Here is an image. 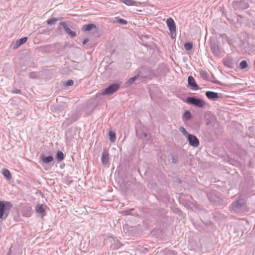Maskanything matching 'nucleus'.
<instances>
[{"label": "nucleus", "mask_w": 255, "mask_h": 255, "mask_svg": "<svg viewBox=\"0 0 255 255\" xmlns=\"http://www.w3.org/2000/svg\"><path fill=\"white\" fill-rule=\"evenodd\" d=\"M188 84L189 87L193 90H197L199 88L198 85L195 82L194 78L191 76H189L188 78Z\"/></svg>", "instance_id": "1a4fd4ad"}, {"label": "nucleus", "mask_w": 255, "mask_h": 255, "mask_svg": "<svg viewBox=\"0 0 255 255\" xmlns=\"http://www.w3.org/2000/svg\"><path fill=\"white\" fill-rule=\"evenodd\" d=\"M248 67V64L246 60H243L240 63V67L242 69H245Z\"/></svg>", "instance_id": "a878e982"}, {"label": "nucleus", "mask_w": 255, "mask_h": 255, "mask_svg": "<svg viewBox=\"0 0 255 255\" xmlns=\"http://www.w3.org/2000/svg\"><path fill=\"white\" fill-rule=\"evenodd\" d=\"M120 87V85L118 83H114L105 89L103 95H111L116 92Z\"/></svg>", "instance_id": "423d86ee"}, {"label": "nucleus", "mask_w": 255, "mask_h": 255, "mask_svg": "<svg viewBox=\"0 0 255 255\" xmlns=\"http://www.w3.org/2000/svg\"><path fill=\"white\" fill-rule=\"evenodd\" d=\"M233 8L236 10H242L249 7V3L244 0L234 1L232 3Z\"/></svg>", "instance_id": "20e7f679"}, {"label": "nucleus", "mask_w": 255, "mask_h": 255, "mask_svg": "<svg viewBox=\"0 0 255 255\" xmlns=\"http://www.w3.org/2000/svg\"><path fill=\"white\" fill-rule=\"evenodd\" d=\"M27 38L26 37H23L17 40L13 46V49H16L21 45L25 43L27 41Z\"/></svg>", "instance_id": "dca6fc26"}, {"label": "nucleus", "mask_w": 255, "mask_h": 255, "mask_svg": "<svg viewBox=\"0 0 255 255\" xmlns=\"http://www.w3.org/2000/svg\"><path fill=\"white\" fill-rule=\"evenodd\" d=\"M129 211H126L124 212L125 215H128L129 214Z\"/></svg>", "instance_id": "58836bf2"}, {"label": "nucleus", "mask_w": 255, "mask_h": 255, "mask_svg": "<svg viewBox=\"0 0 255 255\" xmlns=\"http://www.w3.org/2000/svg\"><path fill=\"white\" fill-rule=\"evenodd\" d=\"M139 77V75H137L133 77L129 78V80L127 82V84L128 85L132 84Z\"/></svg>", "instance_id": "bb28decb"}, {"label": "nucleus", "mask_w": 255, "mask_h": 255, "mask_svg": "<svg viewBox=\"0 0 255 255\" xmlns=\"http://www.w3.org/2000/svg\"><path fill=\"white\" fill-rule=\"evenodd\" d=\"M2 174L7 179L9 180L11 178L10 173L8 169H3L2 170Z\"/></svg>", "instance_id": "5701e85b"}, {"label": "nucleus", "mask_w": 255, "mask_h": 255, "mask_svg": "<svg viewBox=\"0 0 255 255\" xmlns=\"http://www.w3.org/2000/svg\"><path fill=\"white\" fill-rule=\"evenodd\" d=\"M187 138L190 145L193 147H197L199 145V141L195 135L188 134Z\"/></svg>", "instance_id": "0eeeda50"}, {"label": "nucleus", "mask_w": 255, "mask_h": 255, "mask_svg": "<svg viewBox=\"0 0 255 255\" xmlns=\"http://www.w3.org/2000/svg\"><path fill=\"white\" fill-rule=\"evenodd\" d=\"M88 42H89V39H87V38L85 39L83 41V44L85 45V44H87Z\"/></svg>", "instance_id": "4c0bfd02"}, {"label": "nucleus", "mask_w": 255, "mask_h": 255, "mask_svg": "<svg viewBox=\"0 0 255 255\" xmlns=\"http://www.w3.org/2000/svg\"><path fill=\"white\" fill-rule=\"evenodd\" d=\"M186 102L198 108H203L205 103L203 100L195 97H189L186 99Z\"/></svg>", "instance_id": "7ed1b4c3"}, {"label": "nucleus", "mask_w": 255, "mask_h": 255, "mask_svg": "<svg viewBox=\"0 0 255 255\" xmlns=\"http://www.w3.org/2000/svg\"><path fill=\"white\" fill-rule=\"evenodd\" d=\"M121 247V244L118 241H117V242L115 244V245H112V247L114 249H118L120 248Z\"/></svg>", "instance_id": "c756f323"}, {"label": "nucleus", "mask_w": 255, "mask_h": 255, "mask_svg": "<svg viewBox=\"0 0 255 255\" xmlns=\"http://www.w3.org/2000/svg\"><path fill=\"white\" fill-rule=\"evenodd\" d=\"M167 25L170 32L171 38H174L176 35V26L173 19L169 18L166 21Z\"/></svg>", "instance_id": "39448f33"}, {"label": "nucleus", "mask_w": 255, "mask_h": 255, "mask_svg": "<svg viewBox=\"0 0 255 255\" xmlns=\"http://www.w3.org/2000/svg\"><path fill=\"white\" fill-rule=\"evenodd\" d=\"M205 95L208 99L213 100L218 99L219 97L218 93L212 91H207L206 92Z\"/></svg>", "instance_id": "9d476101"}, {"label": "nucleus", "mask_w": 255, "mask_h": 255, "mask_svg": "<svg viewBox=\"0 0 255 255\" xmlns=\"http://www.w3.org/2000/svg\"><path fill=\"white\" fill-rule=\"evenodd\" d=\"M31 208L28 206H25L23 207L22 213L23 216L28 217L31 215Z\"/></svg>", "instance_id": "f8f14e48"}, {"label": "nucleus", "mask_w": 255, "mask_h": 255, "mask_svg": "<svg viewBox=\"0 0 255 255\" xmlns=\"http://www.w3.org/2000/svg\"><path fill=\"white\" fill-rule=\"evenodd\" d=\"M60 25L62 26L64 31L71 37L76 36V33L75 31L71 30L65 22H61Z\"/></svg>", "instance_id": "6e6552de"}, {"label": "nucleus", "mask_w": 255, "mask_h": 255, "mask_svg": "<svg viewBox=\"0 0 255 255\" xmlns=\"http://www.w3.org/2000/svg\"><path fill=\"white\" fill-rule=\"evenodd\" d=\"M224 64L225 66H227L230 68H233L234 66L233 59L230 57H227L224 59Z\"/></svg>", "instance_id": "9b49d317"}, {"label": "nucleus", "mask_w": 255, "mask_h": 255, "mask_svg": "<svg viewBox=\"0 0 255 255\" xmlns=\"http://www.w3.org/2000/svg\"><path fill=\"white\" fill-rule=\"evenodd\" d=\"M179 130L184 134H185V135H187V136H188V134H189V133H188L187 131L185 129V128L184 127H180L179 128Z\"/></svg>", "instance_id": "2f4dec72"}, {"label": "nucleus", "mask_w": 255, "mask_h": 255, "mask_svg": "<svg viewBox=\"0 0 255 255\" xmlns=\"http://www.w3.org/2000/svg\"><path fill=\"white\" fill-rule=\"evenodd\" d=\"M109 153L107 151H104L102 155V162L104 165H106L109 161Z\"/></svg>", "instance_id": "2eb2a0df"}, {"label": "nucleus", "mask_w": 255, "mask_h": 255, "mask_svg": "<svg viewBox=\"0 0 255 255\" xmlns=\"http://www.w3.org/2000/svg\"><path fill=\"white\" fill-rule=\"evenodd\" d=\"M40 159L44 163L48 164L53 160V157L51 155L46 156L44 155H41Z\"/></svg>", "instance_id": "4468645a"}, {"label": "nucleus", "mask_w": 255, "mask_h": 255, "mask_svg": "<svg viewBox=\"0 0 255 255\" xmlns=\"http://www.w3.org/2000/svg\"><path fill=\"white\" fill-rule=\"evenodd\" d=\"M200 73H201V75L202 76V77H204V76H207V72H205L204 71H201Z\"/></svg>", "instance_id": "e433bc0d"}, {"label": "nucleus", "mask_w": 255, "mask_h": 255, "mask_svg": "<svg viewBox=\"0 0 255 255\" xmlns=\"http://www.w3.org/2000/svg\"><path fill=\"white\" fill-rule=\"evenodd\" d=\"M60 18H56V17H52L50 19H49L47 21V24L51 25V24H54L56 22L58 21Z\"/></svg>", "instance_id": "393cba45"}, {"label": "nucleus", "mask_w": 255, "mask_h": 255, "mask_svg": "<svg viewBox=\"0 0 255 255\" xmlns=\"http://www.w3.org/2000/svg\"><path fill=\"white\" fill-rule=\"evenodd\" d=\"M74 84V81L72 80H69L67 81L64 85L65 86H71Z\"/></svg>", "instance_id": "7c9ffc66"}, {"label": "nucleus", "mask_w": 255, "mask_h": 255, "mask_svg": "<svg viewBox=\"0 0 255 255\" xmlns=\"http://www.w3.org/2000/svg\"><path fill=\"white\" fill-rule=\"evenodd\" d=\"M78 118L79 117L77 115H73L71 117L70 120L71 121V122H73L76 121L78 119Z\"/></svg>", "instance_id": "473e14b6"}, {"label": "nucleus", "mask_w": 255, "mask_h": 255, "mask_svg": "<svg viewBox=\"0 0 255 255\" xmlns=\"http://www.w3.org/2000/svg\"><path fill=\"white\" fill-rule=\"evenodd\" d=\"M193 47L192 42H187L184 44V48L187 50H190Z\"/></svg>", "instance_id": "cd10ccee"}, {"label": "nucleus", "mask_w": 255, "mask_h": 255, "mask_svg": "<svg viewBox=\"0 0 255 255\" xmlns=\"http://www.w3.org/2000/svg\"><path fill=\"white\" fill-rule=\"evenodd\" d=\"M12 92L14 94H19L20 93V90L19 89H15L13 90Z\"/></svg>", "instance_id": "c9c22d12"}, {"label": "nucleus", "mask_w": 255, "mask_h": 255, "mask_svg": "<svg viewBox=\"0 0 255 255\" xmlns=\"http://www.w3.org/2000/svg\"><path fill=\"white\" fill-rule=\"evenodd\" d=\"M29 77L31 79L36 78V74L34 72H31L29 74Z\"/></svg>", "instance_id": "f704fd0d"}, {"label": "nucleus", "mask_w": 255, "mask_h": 255, "mask_svg": "<svg viewBox=\"0 0 255 255\" xmlns=\"http://www.w3.org/2000/svg\"><path fill=\"white\" fill-rule=\"evenodd\" d=\"M212 52L216 56L220 54V50L218 45L215 43L212 44L211 46Z\"/></svg>", "instance_id": "f3484780"}, {"label": "nucleus", "mask_w": 255, "mask_h": 255, "mask_svg": "<svg viewBox=\"0 0 255 255\" xmlns=\"http://www.w3.org/2000/svg\"><path fill=\"white\" fill-rule=\"evenodd\" d=\"M191 118L192 115L189 111H186L182 116V119L183 120L184 119L186 120H189L191 119Z\"/></svg>", "instance_id": "4be33fe9"}, {"label": "nucleus", "mask_w": 255, "mask_h": 255, "mask_svg": "<svg viewBox=\"0 0 255 255\" xmlns=\"http://www.w3.org/2000/svg\"><path fill=\"white\" fill-rule=\"evenodd\" d=\"M246 201L244 199L240 198L232 203V211L236 213H239L241 211L242 208L245 206Z\"/></svg>", "instance_id": "f03ea898"}, {"label": "nucleus", "mask_w": 255, "mask_h": 255, "mask_svg": "<svg viewBox=\"0 0 255 255\" xmlns=\"http://www.w3.org/2000/svg\"><path fill=\"white\" fill-rule=\"evenodd\" d=\"M64 158L63 153L61 151H58L56 153V159L58 161H62Z\"/></svg>", "instance_id": "412c9836"}, {"label": "nucleus", "mask_w": 255, "mask_h": 255, "mask_svg": "<svg viewBox=\"0 0 255 255\" xmlns=\"http://www.w3.org/2000/svg\"><path fill=\"white\" fill-rule=\"evenodd\" d=\"M113 22L114 23L116 22V23L122 24V25H126L128 23L127 20H125L124 19H122V18L118 19L116 21H114Z\"/></svg>", "instance_id": "c85d7f7f"}, {"label": "nucleus", "mask_w": 255, "mask_h": 255, "mask_svg": "<svg viewBox=\"0 0 255 255\" xmlns=\"http://www.w3.org/2000/svg\"><path fill=\"white\" fill-rule=\"evenodd\" d=\"M122 2L128 6H131V5L137 6L138 5L140 4L139 2L134 1L133 0H123Z\"/></svg>", "instance_id": "aec40b11"}, {"label": "nucleus", "mask_w": 255, "mask_h": 255, "mask_svg": "<svg viewBox=\"0 0 255 255\" xmlns=\"http://www.w3.org/2000/svg\"><path fill=\"white\" fill-rule=\"evenodd\" d=\"M96 27V25L93 23H89L85 24L82 26V30L83 31H89L92 29L93 28Z\"/></svg>", "instance_id": "6ab92c4d"}, {"label": "nucleus", "mask_w": 255, "mask_h": 255, "mask_svg": "<svg viewBox=\"0 0 255 255\" xmlns=\"http://www.w3.org/2000/svg\"><path fill=\"white\" fill-rule=\"evenodd\" d=\"M172 161L173 163H176L178 162V157L175 155H173L172 156Z\"/></svg>", "instance_id": "72a5a7b5"}, {"label": "nucleus", "mask_w": 255, "mask_h": 255, "mask_svg": "<svg viewBox=\"0 0 255 255\" xmlns=\"http://www.w3.org/2000/svg\"><path fill=\"white\" fill-rule=\"evenodd\" d=\"M109 138L112 142H114L116 139V133L114 131H110L109 132Z\"/></svg>", "instance_id": "b1692460"}, {"label": "nucleus", "mask_w": 255, "mask_h": 255, "mask_svg": "<svg viewBox=\"0 0 255 255\" xmlns=\"http://www.w3.org/2000/svg\"><path fill=\"white\" fill-rule=\"evenodd\" d=\"M207 196L210 201L213 203H216L220 201V198L214 193H208Z\"/></svg>", "instance_id": "ddd939ff"}, {"label": "nucleus", "mask_w": 255, "mask_h": 255, "mask_svg": "<svg viewBox=\"0 0 255 255\" xmlns=\"http://www.w3.org/2000/svg\"><path fill=\"white\" fill-rule=\"evenodd\" d=\"M46 206L43 204H38L35 207V210L38 213H43L45 211Z\"/></svg>", "instance_id": "a211bd4d"}, {"label": "nucleus", "mask_w": 255, "mask_h": 255, "mask_svg": "<svg viewBox=\"0 0 255 255\" xmlns=\"http://www.w3.org/2000/svg\"><path fill=\"white\" fill-rule=\"evenodd\" d=\"M12 204L7 201H0V219L5 220L9 214Z\"/></svg>", "instance_id": "f257e3e1"}]
</instances>
